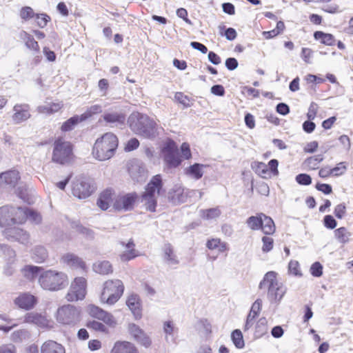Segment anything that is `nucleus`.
<instances>
[{
    "label": "nucleus",
    "instance_id": "obj_1",
    "mask_svg": "<svg viewBox=\"0 0 353 353\" xmlns=\"http://www.w3.org/2000/svg\"><path fill=\"white\" fill-rule=\"evenodd\" d=\"M129 126L135 134L148 139H154L158 134L157 123L148 115L136 112L128 118Z\"/></svg>",
    "mask_w": 353,
    "mask_h": 353
},
{
    "label": "nucleus",
    "instance_id": "obj_2",
    "mask_svg": "<svg viewBox=\"0 0 353 353\" xmlns=\"http://www.w3.org/2000/svg\"><path fill=\"white\" fill-rule=\"evenodd\" d=\"M39 283L45 290L56 292L65 288L69 279L65 272L49 270L39 275Z\"/></svg>",
    "mask_w": 353,
    "mask_h": 353
},
{
    "label": "nucleus",
    "instance_id": "obj_3",
    "mask_svg": "<svg viewBox=\"0 0 353 353\" xmlns=\"http://www.w3.org/2000/svg\"><path fill=\"white\" fill-rule=\"evenodd\" d=\"M117 146V137L112 133H105L96 141L92 153L98 160L105 161L114 155Z\"/></svg>",
    "mask_w": 353,
    "mask_h": 353
},
{
    "label": "nucleus",
    "instance_id": "obj_4",
    "mask_svg": "<svg viewBox=\"0 0 353 353\" xmlns=\"http://www.w3.org/2000/svg\"><path fill=\"white\" fill-rule=\"evenodd\" d=\"M276 272H267L259 283V288H268V298L270 302L279 303L286 292L285 288L276 279Z\"/></svg>",
    "mask_w": 353,
    "mask_h": 353
},
{
    "label": "nucleus",
    "instance_id": "obj_5",
    "mask_svg": "<svg viewBox=\"0 0 353 353\" xmlns=\"http://www.w3.org/2000/svg\"><path fill=\"white\" fill-rule=\"evenodd\" d=\"M123 292L124 285L121 280H108L103 283L100 296L101 302L112 305L119 300Z\"/></svg>",
    "mask_w": 353,
    "mask_h": 353
},
{
    "label": "nucleus",
    "instance_id": "obj_6",
    "mask_svg": "<svg viewBox=\"0 0 353 353\" xmlns=\"http://www.w3.org/2000/svg\"><path fill=\"white\" fill-rule=\"evenodd\" d=\"M26 213L22 207L4 205L0 208V226L8 227L26 221Z\"/></svg>",
    "mask_w": 353,
    "mask_h": 353
},
{
    "label": "nucleus",
    "instance_id": "obj_7",
    "mask_svg": "<svg viewBox=\"0 0 353 353\" xmlns=\"http://www.w3.org/2000/svg\"><path fill=\"white\" fill-rule=\"evenodd\" d=\"M72 156V148L70 143L61 139L54 143L52 161L54 163L65 165L68 163Z\"/></svg>",
    "mask_w": 353,
    "mask_h": 353
},
{
    "label": "nucleus",
    "instance_id": "obj_8",
    "mask_svg": "<svg viewBox=\"0 0 353 353\" xmlns=\"http://www.w3.org/2000/svg\"><path fill=\"white\" fill-rule=\"evenodd\" d=\"M80 319V310L72 305H63L57 310V320L63 325L74 326Z\"/></svg>",
    "mask_w": 353,
    "mask_h": 353
},
{
    "label": "nucleus",
    "instance_id": "obj_9",
    "mask_svg": "<svg viewBox=\"0 0 353 353\" xmlns=\"http://www.w3.org/2000/svg\"><path fill=\"white\" fill-rule=\"evenodd\" d=\"M94 191L92 180L86 176H80L73 182L72 194L82 199L90 196Z\"/></svg>",
    "mask_w": 353,
    "mask_h": 353
},
{
    "label": "nucleus",
    "instance_id": "obj_10",
    "mask_svg": "<svg viewBox=\"0 0 353 353\" xmlns=\"http://www.w3.org/2000/svg\"><path fill=\"white\" fill-rule=\"evenodd\" d=\"M86 294V280L83 277H77L72 283L70 290L65 295L68 301H75L84 299Z\"/></svg>",
    "mask_w": 353,
    "mask_h": 353
},
{
    "label": "nucleus",
    "instance_id": "obj_11",
    "mask_svg": "<svg viewBox=\"0 0 353 353\" xmlns=\"http://www.w3.org/2000/svg\"><path fill=\"white\" fill-rule=\"evenodd\" d=\"M162 152L163 153V160L170 168H176L179 166L181 160L179 157L177 147L175 143L170 141L163 147Z\"/></svg>",
    "mask_w": 353,
    "mask_h": 353
},
{
    "label": "nucleus",
    "instance_id": "obj_12",
    "mask_svg": "<svg viewBox=\"0 0 353 353\" xmlns=\"http://www.w3.org/2000/svg\"><path fill=\"white\" fill-rule=\"evenodd\" d=\"M3 236L10 241H17L26 245L30 243L29 233L18 227L6 228Z\"/></svg>",
    "mask_w": 353,
    "mask_h": 353
},
{
    "label": "nucleus",
    "instance_id": "obj_13",
    "mask_svg": "<svg viewBox=\"0 0 353 353\" xmlns=\"http://www.w3.org/2000/svg\"><path fill=\"white\" fill-rule=\"evenodd\" d=\"M138 198L136 192L128 193L119 196L113 203V207L116 210L129 211L133 208L134 204Z\"/></svg>",
    "mask_w": 353,
    "mask_h": 353
},
{
    "label": "nucleus",
    "instance_id": "obj_14",
    "mask_svg": "<svg viewBox=\"0 0 353 353\" xmlns=\"http://www.w3.org/2000/svg\"><path fill=\"white\" fill-rule=\"evenodd\" d=\"M88 312L91 316L103 321L109 326L113 327L116 325L114 316L98 306L90 305L88 307Z\"/></svg>",
    "mask_w": 353,
    "mask_h": 353
},
{
    "label": "nucleus",
    "instance_id": "obj_15",
    "mask_svg": "<svg viewBox=\"0 0 353 353\" xmlns=\"http://www.w3.org/2000/svg\"><path fill=\"white\" fill-rule=\"evenodd\" d=\"M128 172L132 179L138 183L144 181L147 177V170L144 164L137 160L130 163Z\"/></svg>",
    "mask_w": 353,
    "mask_h": 353
},
{
    "label": "nucleus",
    "instance_id": "obj_16",
    "mask_svg": "<svg viewBox=\"0 0 353 353\" xmlns=\"http://www.w3.org/2000/svg\"><path fill=\"white\" fill-rule=\"evenodd\" d=\"M14 114L12 117L14 123L19 124L30 118V106L28 103L16 104L13 107Z\"/></svg>",
    "mask_w": 353,
    "mask_h": 353
},
{
    "label": "nucleus",
    "instance_id": "obj_17",
    "mask_svg": "<svg viewBox=\"0 0 353 353\" xmlns=\"http://www.w3.org/2000/svg\"><path fill=\"white\" fill-rule=\"evenodd\" d=\"M19 179V173L15 170L2 172L0 174V188H14Z\"/></svg>",
    "mask_w": 353,
    "mask_h": 353
},
{
    "label": "nucleus",
    "instance_id": "obj_18",
    "mask_svg": "<svg viewBox=\"0 0 353 353\" xmlns=\"http://www.w3.org/2000/svg\"><path fill=\"white\" fill-rule=\"evenodd\" d=\"M168 199L172 204L179 205L187 201L188 193L181 186L175 185L169 191Z\"/></svg>",
    "mask_w": 353,
    "mask_h": 353
},
{
    "label": "nucleus",
    "instance_id": "obj_19",
    "mask_svg": "<svg viewBox=\"0 0 353 353\" xmlns=\"http://www.w3.org/2000/svg\"><path fill=\"white\" fill-rule=\"evenodd\" d=\"M163 188L162 178L160 174L154 176L148 183L145 192L142 195L156 196L159 194Z\"/></svg>",
    "mask_w": 353,
    "mask_h": 353
},
{
    "label": "nucleus",
    "instance_id": "obj_20",
    "mask_svg": "<svg viewBox=\"0 0 353 353\" xmlns=\"http://www.w3.org/2000/svg\"><path fill=\"white\" fill-rule=\"evenodd\" d=\"M37 303V298L29 294L22 293L14 299V304L21 309L31 310Z\"/></svg>",
    "mask_w": 353,
    "mask_h": 353
},
{
    "label": "nucleus",
    "instance_id": "obj_21",
    "mask_svg": "<svg viewBox=\"0 0 353 353\" xmlns=\"http://www.w3.org/2000/svg\"><path fill=\"white\" fill-rule=\"evenodd\" d=\"M61 261L72 268H80L84 270L85 268V262L78 256L72 253H67L61 256Z\"/></svg>",
    "mask_w": 353,
    "mask_h": 353
},
{
    "label": "nucleus",
    "instance_id": "obj_22",
    "mask_svg": "<svg viewBox=\"0 0 353 353\" xmlns=\"http://www.w3.org/2000/svg\"><path fill=\"white\" fill-rule=\"evenodd\" d=\"M121 244L125 248V250L120 254L121 261H129L139 256L138 251L135 249V244L132 239L127 243L121 242Z\"/></svg>",
    "mask_w": 353,
    "mask_h": 353
},
{
    "label": "nucleus",
    "instance_id": "obj_23",
    "mask_svg": "<svg viewBox=\"0 0 353 353\" xmlns=\"http://www.w3.org/2000/svg\"><path fill=\"white\" fill-rule=\"evenodd\" d=\"M262 301L261 299H256L252 304L250 311L247 316L246 322L245 324V330H249L254 324L255 318L259 314L261 309Z\"/></svg>",
    "mask_w": 353,
    "mask_h": 353
},
{
    "label": "nucleus",
    "instance_id": "obj_24",
    "mask_svg": "<svg viewBox=\"0 0 353 353\" xmlns=\"http://www.w3.org/2000/svg\"><path fill=\"white\" fill-rule=\"evenodd\" d=\"M41 353H65V350L61 344L49 340L41 345Z\"/></svg>",
    "mask_w": 353,
    "mask_h": 353
},
{
    "label": "nucleus",
    "instance_id": "obj_25",
    "mask_svg": "<svg viewBox=\"0 0 353 353\" xmlns=\"http://www.w3.org/2000/svg\"><path fill=\"white\" fill-rule=\"evenodd\" d=\"M126 304L137 319L141 316V301L138 295L131 294Z\"/></svg>",
    "mask_w": 353,
    "mask_h": 353
},
{
    "label": "nucleus",
    "instance_id": "obj_26",
    "mask_svg": "<svg viewBox=\"0 0 353 353\" xmlns=\"http://www.w3.org/2000/svg\"><path fill=\"white\" fill-rule=\"evenodd\" d=\"M163 260L165 262L170 265H178L179 261L175 254L172 245L169 243H165L163 248Z\"/></svg>",
    "mask_w": 353,
    "mask_h": 353
},
{
    "label": "nucleus",
    "instance_id": "obj_27",
    "mask_svg": "<svg viewBox=\"0 0 353 353\" xmlns=\"http://www.w3.org/2000/svg\"><path fill=\"white\" fill-rule=\"evenodd\" d=\"M24 322L32 323L40 327H44L47 325V320L42 314L32 312L27 313L24 316Z\"/></svg>",
    "mask_w": 353,
    "mask_h": 353
},
{
    "label": "nucleus",
    "instance_id": "obj_28",
    "mask_svg": "<svg viewBox=\"0 0 353 353\" xmlns=\"http://www.w3.org/2000/svg\"><path fill=\"white\" fill-rule=\"evenodd\" d=\"M103 119L106 123L110 124H123L125 121V115L119 112H105L103 115Z\"/></svg>",
    "mask_w": 353,
    "mask_h": 353
},
{
    "label": "nucleus",
    "instance_id": "obj_29",
    "mask_svg": "<svg viewBox=\"0 0 353 353\" xmlns=\"http://www.w3.org/2000/svg\"><path fill=\"white\" fill-rule=\"evenodd\" d=\"M112 190L107 189L104 190L99 196L97 200L98 206L103 210H106L112 203Z\"/></svg>",
    "mask_w": 353,
    "mask_h": 353
},
{
    "label": "nucleus",
    "instance_id": "obj_30",
    "mask_svg": "<svg viewBox=\"0 0 353 353\" xmlns=\"http://www.w3.org/2000/svg\"><path fill=\"white\" fill-rule=\"evenodd\" d=\"M137 349L134 345L127 341L115 343L111 353H136Z\"/></svg>",
    "mask_w": 353,
    "mask_h": 353
},
{
    "label": "nucleus",
    "instance_id": "obj_31",
    "mask_svg": "<svg viewBox=\"0 0 353 353\" xmlns=\"http://www.w3.org/2000/svg\"><path fill=\"white\" fill-rule=\"evenodd\" d=\"M315 40L320 41L321 43L332 46L335 45L336 39L334 35L330 33H325L323 31H316L314 32Z\"/></svg>",
    "mask_w": 353,
    "mask_h": 353
},
{
    "label": "nucleus",
    "instance_id": "obj_32",
    "mask_svg": "<svg viewBox=\"0 0 353 353\" xmlns=\"http://www.w3.org/2000/svg\"><path fill=\"white\" fill-rule=\"evenodd\" d=\"M334 237L337 241L343 245L349 243L352 236L351 232L345 227H341L334 231Z\"/></svg>",
    "mask_w": 353,
    "mask_h": 353
},
{
    "label": "nucleus",
    "instance_id": "obj_33",
    "mask_svg": "<svg viewBox=\"0 0 353 353\" xmlns=\"http://www.w3.org/2000/svg\"><path fill=\"white\" fill-rule=\"evenodd\" d=\"M42 268L32 265H27L22 269V273L24 277L29 281H33L37 279L42 270Z\"/></svg>",
    "mask_w": 353,
    "mask_h": 353
},
{
    "label": "nucleus",
    "instance_id": "obj_34",
    "mask_svg": "<svg viewBox=\"0 0 353 353\" xmlns=\"http://www.w3.org/2000/svg\"><path fill=\"white\" fill-rule=\"evenodd\" d=\"M93 270L96 273L105 275L112 272V267L108 261H99L94 263Z\"/></svg>",
    "mask_w": 353,
    "mask_h": 353
},
{
    "label": "nucleus",
    "instance_id": "obj_35",
    "mask_svg": "<svg viewBox=\"0 0 353 353\" xmlns=\"http://www.w3.org/2000/svg\"><path fill=\"white\" fill-rule=\"evenodd\" d=\"M48 258V252L43 246L38 245L32 250V259L36 263H43Z\"/></svg>",
    "mask_w": 353,
    "mask_h": 353
},
{
    "label": "nucleus",
    "instance_id": "obj_36",
    "mask_svg": "<svg viewBox=\"0 0 353 353\" xmlns=\"http://www.w3.org/2000/svg\"><path fill=\"white\" fill-rule=\"evenodd\" d=\"M263 216H264L263 213H259L256 216H250L246 221L248 226L252 230H260L263 225Z\"/></svg>",
    "mask_w": 353,
    "mask_h": 353
},
{
    "label": "nucleus",
    "instance_id": "obj_37",
    "mask_svg": "<svg viewBox=\"0 0 353 353\" xmlns=\"http://www.w3.org/2000/svg\"><path fill=\"white\" fill-rule=\"evenodd\" d=\"M83 121V119H81V116L74 115L67 121H65L61 125V130L63 132H69L72 130L74 127L79 123Z\"/></svg>",
    "mask_w": 353,
    "mask_h": 353
},
{
    "label": "nucleus",
    "instance_id": "obj_38",
    "mask_svg": "<svg viewBox=\"0 0 353 353\" xmlns=\"http://www.w3.org/2000/svg\"><path fill=\"white\" fill-rule=\"evenodd\" d=\"M268 321L265 317L261 318L255 326L254 336L256 339L262 337L268 332Z\"/></svg>",
    "mask_w": 353,
    "mask_h": 353
},
{
    "label": "nucleus",
    "instance_id": "obj_39",
    "mask_svg": "<svg viewBox=\"0 0 353 353\" xmlns=\"http://www.w3.org/2000/svg\"><path fill=\"white\" fill-rule=\"evenodd\" d=\"M263 225L261 228L262 231L265 234H272L275 231V225L273 220L270 216H266L264 214L263 216Z\"/></svg>",
    "mask_w": 353,
    "mask_h": 353
},
{
    "label": "nucleus",
    "instance_id": "obj_40",
    "mask_svg": "<svg viewBox=\"0 0 353 353\" xmlns=\"http://www.w3.org/2000/svg\"><path fill=\"white\" fill-rule=\"evenodd\" d=\"M141 202L145 206L146 210L150 212H155L157 204L156 196L142 195Z\"/></svg>",
    "mask_w": 353,
    "mask_h": 353
},
{
    "label": "nucleus",
    "instance_id": "obj_41",
    "mask_svg": "<svg viewBox=\"0 0 353 353\" xmlns=\"http://www.w3.org/2000/svg\"><path fill=\"white\" fill-rule=\"evenodd\" d=\"M71 227L72 228L75 229L79 233L85 235L89 239H92L94 237V232L91 230L81 225L79 221H72Z\"/></svg>",
    "mask_w": 353,
    "mask_h": 353
},
{
    "label": "nucleus",
    "instance_id": "obj_42",
    "mask_svg": "<svg viewBox=\"0 0 353 353\" xmlns=\"http://www.w3.org/2000/svg\"><path fill=\"white\" fill-rule=\"evenodd\" d=\"M23 38L25 40L26 46L28 48L35 51L36 52H39V49H40L39 46L37 41H36L34 40L33 37L25 31L23 32Z\"/></svg>",
    "mask_w": 353,
    "mask_h": 353
},
{
    "label": "nucleus",
    "instance_id": "obj_43",
    "mask_svg": "<svg viewBox=\"0 0 353 353\" xmlns=\"http://www.w3.org/2000/svg\"><path fill=\"white\" fill-rule=\"evenodd\" d=\"M203 167H204V165L202 164L194 163L188 168L187 173L193 176L195 179H199L203 174L202 171Z\"/></svg>",
    "mask_w": 353,
    "mask_h": 353
},
{
    "label": "nucleus",
    "instance_id": "obj_44",
    "mask_svg": "<svg viewBox=\"0 0 353 353\" xmlns=\"http://www.w3.org/2000/svg\"><path fill=\"white\" fill-rule=\"evenodd\" d=\"M221 211L218 208L200 210V215L204 219H213L220 216Z\"/></svg>",
    "mask_w": 353,
    "mask_h": 353
},
{
    "label": "nucleus",
    "instance_id": "obj_45",
    "mask_svg": "<svg viewBox=\"0 0 353 353\" xmlns=\"http://www.w3.org/2000/svg\"><path fill=\"white\" fill-rule=\"evenodd\" d=\"M323 161V156L322 154H317L307 158L305 161V164L310 169L315 170L318 168L319 164Z\"/></svg>",
    "mask_w": 353,
    "mask_h": 353
},
{
    "label": "nucleus",
    "instance_id": "obj_46",
    "mask_svg": "<svg viewBox=\"0 0 353 353\" xmlns=\"http://www.w3.org/2000/svg\"><path fill=\"white\" fill-rule=\"evenodd\" d=\"M86 326L89 329H92L101 333L107 334L108 332V329L104 324L94 320L88 321Z\"/></svg>",
    "mask_w": 353,
    "mask_h": 353
},
{
    "label": "nucleus",
    "instance_id": "obj_47",
    "mask_svg": "<svg viewBox=\"0 0 353 353\" xmlns=\"http://www.w3.org/2000/svg\"><path fill=\"white\" fill-rule=\"evenodd\" d=\"M101 112H102L101 105H98V104L91 105L86 110V111L84 113L81 114V119H83V121H85L88 119L90 118L94 114L100 113Z\"/></svg>",
    "mask_w": 353,
    "mask_h": 353
},
{
    "label": "nucleus",
    "instance_id": "obj_48",
    "mask_svg": "<svg viewBox=\"0 0 353 353\" xmlns=\"http://www.w3.org/2000/svg\"><path fill=\"white\" fill-rule=\"evenodd\" d=\"M232 340L234 344V345L239 348H243L244 347V341L243 338V334L239 330H235L232 332L231 334Z\"/></svg>",
    "mask_w": 353,
    "mask_h": 353
},
{
    "label": "nucleus",
    "instance_id": "obj_49",
    "mask_svg": "<svg viewBox=\"0 0 353 353\" xmlns=\"http://www.w3.org/2000/svg\"><path fill=\"white\" fill-rule=\"evenodd\" d=\"M23 210H24L26 217V221L27 219H29L32 222H34L35 223H39L41 221V217L39 214L37 212L28 209V208H23Z\"/></svg>",
    "mask_w": 353,
    "mask_h": 353
},
{
    "label": "nucleus",
    "instance_id": "obj_50",
    "mask_svg": "<svg viewBox=\"0 0 353 353\" xmlns=\"http://www.w3.org/2000/svg\"><path fill=\"white\" fill-rule=\"evenodd\" d=\"M296 181L300 185H308L312 183V178L307 174L301 173L296 176Z\"/></svg>",
    "mask_w": 353,
    "mask_h": 353
},
{
    "label": "nucleus",
    "instance_id": "obj_51",
    "mask_svg": "<svg viewBox=\"0 0 353 353\" xmlns=\"http://www.w3.org/2000/svg\"><path fill=\"white\" fill-rule=\"evenodd\" d=\"M174 99L177 102L183 105L184 107H190V98L183 92H177L175 93Z\"/></svg>",
    "mask_w": 353,
    "mask_h": 353
},
{
    "label": "nucleus",
    "instance_id": "obj_52",
    "mask_svg": "<svg viewBox=\"0 0 353 353\" xmlns=\"http://www.w3.org/2000/svg\"><path fill=\"white\" fill-rule=\"evenodd\" d=\"M332 175L334 176H339L342 175L347 170V166L345 162H340L334 168L331 169Z\"/></svg>",
    "mask_w": 353,
    "mask_h": 353
},
{
    "label": "nucleus",
    "instance_id": "obj_53",
    "mask_svg": "<svg viewBox=\"0 0 353 353\" xmlns=\"http://www.w3.org/2000/svg\"><path fill=\"white\" fill-rule=\"evenodd\" d=\"M323 221L324 226L329 230H333L337 225L336 221L332 215H325Z\"/></svg>",
    "mask_w": 353,
    "mask_h": 353
},
{
    "label": "nucleus",
    "instance_id": "obj_54",
    "mask_svg": "<svg viewBox=\"0 0 353 353\" xmlns=\"http://www.w3.org/2000/svg\"><path fill=\"white\" fill-rule=\"evenodd\" d=\"M263 247L262 251L263 252H268L273 248L274 240L269 236H263L262 238Z\"/></svg>",
    "mask_w": 353,
    "mask_h": 353
},
{
    "label": "nucleus",
    "instance_id": "obj_55",
    "mask_svg": "<svg viewBox=\"0 0 353 353\" xmlns=\"http://www.w3.org/2000/svg\"><path fill=\"white\" fill-rule=\"evenodd\" d=\"M36 19L38 26L41 28H43L50 20V17L46 14H37Z\"/></svg>",
    "mask_w": 353,
    "mask_h": 353
},
{
    "label": "nucleus",
    "instance_id": "obj_56",
    "mask_svg": "<svg viewBox=\"0 0 353 353\" xmlns=\"http://www.w3.org/2000/svg\"><path fill=\"white\" fill-rule=\"evenodd\" d=\"M288 271L294 276H301L302 274L299 270V263L296 261H290L288 264Z\"/></svg>",
    "mask_w": 353,
    "mask_h": 353
},
{
    "label": "nucleus",
    "instance_id": "obj_57",
    "mask_svg": "<svg viewBox=\"0 0 353 353\" xmlns=\"http://www.w3.org/2000/svg\"><path fill=\"white\" fill-rule=\"evenodd\" d=\"M310 273L315 277H319L323 274V266L319 262H314L310 267Z\"/></svg>",
    "mask_w": 353,
    "mask_h": 353
},
{
    "label": "nucleus",
    "instance_id": "obj_58",
    "mask_svg": "<svg viewBox=\"0 0 353 353\" xmlns=\"http://www.w3.org/2000/svg\"><path fill=\"white\" fill-rule=\"evenodd\" d=\"M34 13L32 8L29 6H25L21 8L20 11V17L24 20L30 19L34 17Z\"/></svg>",
    "mask_w": 353,
    "mask_h": 353
},
{
    "label": "nucleus",
    "instance_id": "obj_59",
    "mask_svg": "<svg viewBox=\"0 0 353 353\" xmlns=\"http://www.w3.org/2000/svg\"><path fill=\"white\" fill-rule=\"evenodd\" d=\"M335 216L339 219H343L346 214V205L344 203L337 205L334 210Z\"/></svg>",
    "mask_w": 353,
    "mask_h": 353
},
{
    "label": "nucleus",
    "instance_id": "obj_60",
    "mask_svg": "<svg viewBox=\"0 0 353 353\" xmlns=\"http://www.w3.org/2000/svg\"><path fill=\"white\" fill-rule=\"evenodd\" d=\"M129 331L134 339H137L143 333H145L138 325L135 324H130L129 325Z\"/></svg>",
    "mask_w": 353,
    "mask_h": 353
},
{
    "label": "nucleus",
    "instance_id": "obj_61",
    "mask_svg": "<svg viewBox=\"0 0 353 353\" xmlns=\"http://www.w3.org/2000/svg\"><path fill=\"white\" fill-rule=\"evenodd\" d=\"M318 111V105L312 102L310 105L308 112L307 113V117L309 120H314L316 116Z\"/></svg>",
    "mask_w": 353,
    "mask_h": 353
},
{
    "label": "nucleus",
    "instance_id": "obj_62",
    "mask_svg": "<svg viewBox=\"0 0 353 353\" xmlns=\"http://www.w3.org/2000/svg\"><path fill=\"white\" fill-rule=\"evenodd\" d=\"M315 188L317 190L322 192L325 194H330L332 192V188L330 184L317 183Z\"/></svg>",
    "mask_w": 353,
    "mask_h": 353
},
{
    "label": "nucleus",
    "instance_id": "obj_63",
    "mask_svg": "<svg viewBox=\"0 0 353 353\" xmlns=\"http://www.w3.org/2000/svg\"><path fill=\"white\" fill-rule=\"evenodd\" d=\"M135 340L145 347H150L152 343L150 337L145 333H143Z\"/></svg>",
    "mask_w": 353,
    "mask_h": 353
},
{
    "label": "nucleus",
    "instance_id": "obj_64",
    "mask_svg": "<svg viewBox=\"0 0 353 353\" xmlns=\"http://www.w3.org/2000/svg\"><path fill=\"white\" fill-rule=\"evenodd\" d=\"M139 145V141L136 138H132L130 139L125 148V150L128 152L132 151L135 149H137Z\"/></svg>",
    "mask_w": 353,
    "mask_h": 353
}]
</instances>
